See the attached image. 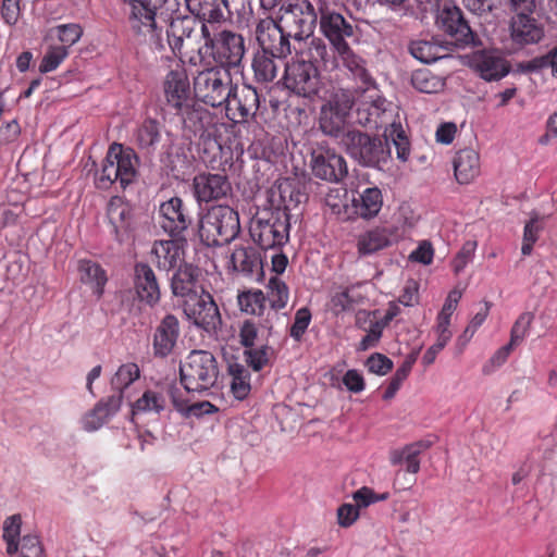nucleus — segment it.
<instances>
[{"label":"nucleus","instance_id":"nucleus-1","mask_svg":"<svg viewBox=\"0 0 557 557\" xmlns=\"http://www.w3.org/2000/svg\"><path fill=\"white\" fill-rule=\"evenodd\" d=\"M317 23L320 34L331 46L334 67H343L354 79L370 82L367 62L355 53L348 40L355 37L356 27L338 10L334 0H317Z\"/></svg>","mask_w":557,"mask_h":557},{"label":"nucleus","instance_id":"nucleus-2","mask_svg":"<svg viewBox=\"0 0 557 557\" xmlns=\"http://www.w3.org/2000/svg\"><path fill=\"white\" fill-rule=\"evenodd\" d=\"M296 58L285 66L284 85L298 97L312 99L322 88L319 64H332L330 49L324 39L312 36L304 48L294 46Z\"/></svg>","mask_w":557,"mask_h":557},{"label":"nucleus","instance_id":"nucleus-3","mask_svg":"<svg viewBox=\"0 0 557 557\" xmlns=\"http://www.w3.org/2000/svg\"><path fill=\"white\" fill-rule=\"evenodd\" d=\"M201 36L205 44L200 47L212 58L215 65H221L230 71H238L243 67V60L246 54V41L242 34L231 29L218 30V27L210 28L202 23Z\"/></svg>","mask_w":557,"mask_h":557},{"label":"nucleus","instance_id":"nucleus-4","mask_svg":"<svg viewBox=\"0 0 557 557\" xmlns=\"http://www.w3.org/2000/svg\"><path fill=\"white\" fill-rule=\"evenodd\" d=\"M138 157L132 148L113 143L109 146L101 168L96 172L95 185L98 189L108 190L119 183L125 189L134 182L137 174Z\"/></svg>","mask_w":557,"mask_h":557},{"label":"nucleus","instance_id":"nucleus-5","mask_svg":"<svg viewBox=\"0 0 557 557\" xmlns=\"http://www.w3.org/2000/svg\"><path fill=\"white\" fill-rule=\"evenodd\" d=\"M288 205L258 211L250 222L252 240L264 250L283 247L289 239Z\"/></svg>","mask_w":557,"mask_h":557},{"label":"nucleus","instance_id":"nucleus-6","mask_svg":"<svg viewBox=\"0 0 557 557\" xmlns=\"http://www.w3.org/2000/svg\"><path fill=\"white\" fill-rule=\"evenodd\" d=\"M240 232L239 215L230 206H211L199 220L200 240L208 247L230 244Z\"/></svg>","mask_w":557,"mask_h":557},{"label":"nucleus","instance_id":"nucleus-7","mask_svg":"<svg viewBox=\"0 0 557 557\" xmlns=\"http://www.w3.org/2000/svg\"><path fill=\"white\" fill-rule=\"evenodd\" d=\"M357 83H360V87L362 89L361 94L358 97H355L356 108V122L369 129L380 131L383 129L386 132L387 126H395L394 122V113L392 109V103L387 102L384 97H382L380 90L376 88L372 76L370 75V82H361L360 79H355Z\"/></svg>","mask_w":557,"mask_h":557},{"label":"nucleus","instance_id":"nucleus-8","mask_svg":"<svg viewBox=\"0 0 557 557\" xmlns=\"http://www.w3.org/2000/svg\"><path fill=\"white\" fill-rule=\"evenodd\" d=\"M163 91L169 106L176 110L185 124L201 120L203 113L191 97L190 83L187 72L182 64L176 63L165 76Z\"/></svg>","mask_w":557,"mask_h":557},{"label":"nucleus","instance_id":"nucleus-9","mask_svg":"<svg viewBox=\"0 0 557 557\" xmlns=\"http://www.w3.org/2000/svg\"><path fill=\"white\" fill-rule=\"evenodd\" d=\"M219 366L214 355L207 350H193L180 367V380L188 393H203L218 381Z\"/></svg>","mask_w":557,"mask_h":557},{"label":"nucleus","instance_id":"nucleus-10","mask_svg":"<svg viewBox=\"0 0 557 557\" xmlns=\"http://www.w3.org/2000/svg\"><path fill=\"white\" fill-rule=\"evenodd\" d=\"M234 85L232 71L214 64L195 75L194 94L199 101L216 108L230 99Z\"/></svg>","mask_w":557,"mask_h":557},{"label":"nucleus","instance_id":"nucleus-11","mask_svg":"<svg viewBox=\"0 0 557 557\" xmlns=\"http://www.w3.org/2000/svg\"><path fill=\"white\" fill-rule=\"evenodd\" d=\"M347 153L360 164L382 169L391 159L387 138L371 137L359 131H348L342 136Z\"/></svg>","mask_w":557,"mask_h":557},{"label":"nucleus","instance_id":"nucleus-12","mask_svg":"<svg viewBox=\"0 0 557 557\" xmlns=\"http://www.w3.org/2000/svg\"><path fill=\"white\" fill-rule=\"evenodd\" d=\"M317 4L308 0H289L278 10L277 20L280 26L295 41L301 42L309 38L317 25Z\"/></svg>","mask_w":557,"mask_h":557},{"label":"nucleus","instance_id":"nucleus-13","mask_svg":"<svg viewBox=\"0 0 557 557\" xmlns=\"http://www.w3.org/2000/svg\"><path fill=\"white\" fill-rule=\"evenodd\" d=\"M436 25L457 47L481 45L478 34L471 28L463 12L454 3L445 2L438 9Z\"/></svg>","mask_w":557,"mask_h":557},{"label":"nucleus","instance_id":"nucleus-14","mask_svg":"<svg viewBox=\"0 0 557 557\" xmlns=\"http://www.w3.org/2000/svg\"><path fill=\"white\" fill-rule=\"evenodd\" d=\"M355 106V92L349 89L335 91L330 100L321 107L319 125L320 129L329 136L344 135V128L348 114Z\"/></svg>","mask_w":557,"mask_h":557},{"label":"nucleus","instance_id":"nucleus-15","mask_svg":"<svg viewBox=\"0 0 557 557\" xmlns=\"http://www.w3.org/2000/svg\"><path fill=\"white\" fill-rule=\"evenodd\" d=\"M184 313L197 327L209 334L215 333L222 325V318L213 296L206 292L194 294L184 301Z\"/></svg>","mask_w":557,"mask_h":557},{"label":"nucleus","instance_id":"nucleus-16","mask_svg":"<svg viewBox=\"0 0 557 557\" xmlns=\"http://www.w3.org/2000/svg\"><path fill=\"white\" fill-rule=\"evenodd\" d=\"M256 39L260 47V52L268 53L277 59L287 58L294 47H292V37L280 26L272 17H265L258 22L256 26Z\"/></svg>","mask_w":557,"mask_h":557},{"label":"nucleus","instance_id":"nucleus-17","mask_svg":"<svg viewBox=\"0 0 557 557\" xmlns=\"http://www.w3.org/2000/svg\"><path fill=\"white\" fill-rule=\"evenodd\" d=\"M129 7L128 24L136 36L149 37L157 49H163L162 28L158 26L157 11L141 0H126Z\"/></svg>","mask_w":557,"mask_h":557},{"label":"nucleus","instance_id":"nucleus-18","mask_svg":"<svg viewBox=\"0 0 557 557\" xmlns=\"http://www.w3.org/2000/svg\"><path fill=\"white\" fill-rule=\"evenodd\" d=\"M159 219L161 228L174 239H185L193 223L188 208L180 197H172L160 205Z\"/></svg>","mask_w":557,"mask_h":557},{"label":"nucleus","instance_id":"nucleus-19","mask_svg":"<svg viewBox=\"0 0 557 557\" xmlns=\"http://www.w3.org/2000/svg\"><path fill=\"white\" fill-rule=\"evenodd\" d=\"M226 116L234 123H247L253 120L259 107L260 96L255 87L244 84L240 88L234 85L232 96L224 103Z\"/></svg>","mask_w":557,"mask_h":557},{"label":"nucleus","instance_id":"nucleus-20","mask_svg":"<svg viewBox=\"0 0 557 557\" xmlns=\"http://www.w3.org/2000/svg\"><path fill=\"white\" fill-rule=\"evenodd\" d=\"M191 188L199 205L223 200L232 195L230 178L222 173L200 172L194 176Z\"/></svg>","mask_w":557,"mask_h":557},{"label":"nucleus","instance_id":"nucleus-21","mask_svg":"<svg viewBox=\"0 0 557 557\" xmlns=\"http://www.w3.org/2000/svg\"><path fill=\"white\" fill-rule=\"evenodd\" d=\"M312 174L323 181L338 183L348 174L346 160L334 149L318 147L311 153Z\"/></svg>","mask_w":557,"mask_h":557},{"label":"nucleus","instance_id":"nucleus-22","mask_svg":"<svg viewBox=\"0 0 557 557\" xmlns=\"http://www.w3.org/2000/svg\"><path fill=\"white\" fill-rule=\"evenodd\" d=\"M107 218L117 242H127L133 237L136 226L134 208L123 197H111L107 206Z\"/></svg>","mask_w":557,"mask_h":557},{"label":"nucleus","instance_id":"nucleus-23","mask_svg":"<svg viewBox=\"0 0 557 557\" xmlns=\"http://www.w3.org/2000/svg\"><path fill=\"white\" fill-rule=\"evenodd\" d=\"M197 152L201 161L211 169L225 171L233 163V152L228 146H223L218 137L208 131L201 133L197 143Z\"/></svg>","mask_w":557,"mask_h":557},{"label":"nucleus","instance_id":"nucleus-24","mask_svg":"<svg viewBox=\"0 0 557 557\" xmlns=\"http://www.w3.org/2000/svg\"><path fill=\"white\" fill-rule=\"evenodd\" d=\"M400 237L399 228L395 225L371 227L358 236V253L360 256L373 255L398 243Z\"/></svg>","mask_w":557,"mask_h":557},{"label":"nucleus","instance_id":"nucleus-25","mask_svg":"<svg viewBox=\"0 0 557 557\" xmlns=\"http://www.w3.org/2000/svg\"><path fill=\"white\" fill-rule=\"evenodd\" d=\"M509 30L512 42L519 47L539 44L545 36L543 23L527 13L515 14Z\"/></svg>","mask_w":557,"mask_h":557},{"label":"nucleus","instance_id":"nucleus-26","mask_svg":"<svg viewBox=\"0 0 557 557\" xmlns=\"http://www.w3.org/2000/svg\"><path fill=\"white\" fill-rule=\"evenodd\" d=\"M181 334L178 319L172 314H165L156 326L152 338L153 356L156 358H166L175 349Z\"/></svg>","mask_w":557,"mask_h":557},{"label":"nucleus","instance_id":"nucleus-27","mask_svg":"<svg viewBox=\"0 0 557 557\" xmlns=\"http://www.w3.org/2000/svg\"><path fill=\"white\" fill-rule=\"evenodd\" d=\"M173 396H180V389L173 384L157 385L149 388L134 403L135 413H158L166 409L168 398L173 403Z\"/></svg>","mask_w":557,"mask_h":557},{"label":"nucleus","instance_id":"nucleus-28","mask_svg":"<svg viewBox=\"0 0 557 557\" xmlns=\"http://www.w3.org/2000/svg\"><path fill=\"white\" fill-rule=\"evenodd\" d=\"M472 64L480 76L487 81H499L509 73L510 65L506 59L494 50L476 52L472 58Z\"/></svg>","mask_w":557,"mask_h":557},{"label":"nucleus","instance_id":"nucleus-29","mask_svg":"<svg viewBox=\"0 0 557 557\" xmlns=\"http://www.w3.org/2000/svg\"><path fill=\"white\" fill-rule=\"evenodd\" d=\"M134 287L138 298L147 305L154 306L160 300V286L149 264L135 265Z\"/></svg>","mask_w":557,"mask_h":557},{"label":"nucleus","instance_id":"nucleus-30","mask_svg":"<svg viewBox=\"0 0 557 557\" xmlns=\"http://www.w3.org/2000/svg\"><path fill=\"white\" fill-rule=\"evenodd\" d=\"M233 269L247 277L260 280L263 273L262 259L252 246L235 247L231 255Z\"/></svg>","mask_w":557,"mask_h":557},{"label":"nucleus","instance_id":"nucleus-31","mask_svg":"<svg viewBox=\"0 0 557 557\" xmlns=\"http://www.w3.org/2000/svg\"><path fill=\"white\" fill-rule=\"evenodd\" d=\"M454 174L459 184H469L481 171L480 156L472 148L456 152L453 159Z\"/></svg>","mask_w":557,"mask_h":557},{"label":"nucleus","instance_id":"nucleus-32","mask_svg":"<svg viewBox=\"0 0 557 557\" xmlns=\"http://www.w3.org/2000/svg\"><path fill=\"white\" fill-rule=\"evenodd\" d=\"M383 206V195L379 187H367L351 200L352 213L363 220L375 218Z\"/></svg>","mask_w":557,"mask_h":557},{"label":"nucleus","instance_id":"nucleus-33","mask_svg":"<svg viewBox=\"0 0 557 557\" xmlns=\"http://www.w3.org/2000/svg\"><path fill=\"white\" fill-rule=\"evenodd\" d=\"M77 271L79 281L89 286L97 299H100L108 282L106 270L96 261L82 259L78 261Z\"/></svg>","mask_w":557,"mask_h":557},{"label":"nucleus","instance_id":"nucleus-34","mask_svg":"<svg viewBox=\"0 0 557 557\" xmlns=\"http://www.w3.org/2000/svg\"><path fill=\"white\" fill-rule=\"evenodd\" d=\"M223 4L224 0H186L189 12L199 18L200 26L205 23L211 29L224 20Z\"/></svg>","mask_w":557,"mask_h":557},{"label":"nucleus","instance_id":"nucleus-35","mask_svg":"<svg viewBox=\"0 0 557 557\" xmlns=\"http://www.w3.org/2000/svg\"><path fill=\"white\" fill-rule=\"evenodd\" d=\"M177 239L158 240L153 244L151 253L158 269L170 271L182 260V250L176 243Z\"/></svg>","mask_w":557,"mask_h":557},{"label":"nucleus","instance_id":"nucleus-36","mask_svg":"<svg viewBox=\"0 0 557 557\" xmlns=\"http://www.w3.org/2000/svg\"><path fill=\"white\" fill-rule=\"evenodd\" d=\"M197 281V269L184 263L178 267L171 280V288L175 296L189 298L196 294L194 288Z\"/></svg>","mask_w":557,"mask_h":557},{"label":"nucleus","instance_id":"nucleus-37","mask_svg":"<svg viewBox=\"0 0 557 557\" xmlns=\"http://www.w3.org/2000/svg\"><path fill=\"white\" fill-rule=\"evenodd\" d=\"M409 51L414 59L422 63H432L446 55V48L433 38L431 40H412Z\"/></svg>","mask_w":557,"mask_h":557},{"label":"nucleus","instance_id":"nucleus-38","mask_svg":"<svg viewBox=\"0 0 557 557\" xmlns=\"http://www.w3.org/2000/svg\"><path fill=\"white\" fill-rule=\"evenodd\" d=\"M135 143L139 149L147 152L154 151L161 140L159 122L154 119H146L134 133Z\"/></svg>","mask_w":557,"mask_h":557},{"label":"nucleus","instance_id":"nucleus-39","mask_svg":"<svg viewBox=\"0 0 557 557\" xmlns=\"http://www.w3.org/2000/svg\"><path fill=\"white\" fill-rule=\"evenodd\" d=\"M237 301L240 311L246 314L262 317L267 310L268 299L261 289L243 290L238 293Z\"/></svg>","mask_w":557,"mask_h":557},{"label":"nucleus","instance_id":"nucleus-40","mask_svg":"<svg viewBox=\"0 0 557 557\" xmlns=\"http://www.w3.org/2000/svg\"><path fill=\"white\" fill-rule=\"evenodd\" d=\"M428 446L423 443H416L405 446L403 449L394 450L391 454V463L393 466L406 463V471L416 474L420 470L419 455Z\"/></svg>","mask_w":557,"mask_h":557},{"label":"nucleus","instance_id":"nucleus-41","mask_svg":"<svg viewBox=\"0 0 557 557\" xmlns=\"http://www.w3.org/2000/svg\"><path fill=\"white\" fill-rule=\"evenodd\" d=\"M272 57L264 52H256L252 59L251 67L253 77L258 83L267 84L273 82L277 76V65Z\"/></svg>","mask_w":557,"mask_h":557},{"label":"nucleus","instance_id":"nucleus-42","mask_svg":"<svg viewBox=\"0 0 557 557\" xmlns=\"http://www.w3.org/2000/svg\"><path fill=\"white\" fill-rule=\"evenodd\" d=\"M228 374L232 377L231 392L233 396L238 400L245 399L251 389L249 371L240 363H231Z\"/></svg>","mask_w":557,"mask_h":557},{"label":"nucleus","instance_id":"nucleus-43","mask_svg":"<svg viewBox=\"0 0 557 557\" xmlns=\"http://www.w3.org/2000/svg\"><path fill=\"white\" fill-rule=\"evenodd\" d=\"M140 376L139 367L135 362L121 364L111 379V386L115 392L123 393Z\"/></svg>","mask_w":557,"mask_h":557},{"label":"nucleus","instance_id":"nucleus-44","mask_svg":"<svg viewBox=\"0 0 557 557\" xmlns=\"http://www.w3.org/2000/svg\"><path fill=\"white\" fill-rule=\"evenodd\" d=\"M267 299L272 310L280 311L284 309L289 299V289L285 282L277 276L271 277L268 283Z\"/></svg>","mask_w":557,"mask_h":557},{"label":"nucleus","instance_id":"nucleus-45","mask_svg":"<svg viewBox=\"0 0 557 557\" xmlns=\"http://www.w3.org/2000/svg\"><path fill=\"white\" fill-rule=\"evenodd\" d=\"M174 408L185 414L186 417H202L205 414H212L219 411L218 407L210 401L203 400L195 404L188 401L181 396H173Z\"/></svg>","mask_w":557,"mask_h":557},{"label":"nucleus","instance_id":"nucleus-46","mask_svg":"<svg viewBox=\"0 0 557 557\" xmlns=\"http://www.w3.org/2000/svg\"><path fill=\"white\" fill-rule=\"evenodd\" d=\"M412 86L425 94H433L442 89L444 83L441 78L432 74L429 70H419L412 74Z\"/></svg>","mask_w":557,"mask_h":557},{"label":"nucleus","instance_id":"nucleus-47","mask_svg":"<svg viewBox=\"0 0 557 557\" xmlns=\"http://www.w3.org/2000/svg\"><path fill=\"white\" fill-rule=\"evenodd\" d=\"M273 355L274 350L268 345H262L258 348L250 347L244 350L245 361L253 371H261L267 367Z\"/></svg>","mask_w":557,"mask_h":557},{"label":"nucleus","instance_id":"nucleus-48","mask_svg":"<svg viewBox=\"0 0 557 557\" xmlns=\"http://www.w3.org/2000/svg\"><path fill=\"white\" fill-rule=\"evenodd\" d=\"M21 523L20 515H13L4 521L2 537L7 543V553L9 555H14L18 550L17 537L21 533Z\"/></svg>","mask_w":557,"mask_h":557},{"label":"nucleus","instance_id":"nucleus-49","mask_svg":"<svg viewBox=\"0 0 557 557\" xmlns=\"http://www.w3.org/2000/svg\"><path fill=\"white\" fill-rule=\"evenodd\" d=\"M69 54L65 47L49 46L40 61L39 72L46 74L57 70Z\"/></svg>","mask_w":557,"mask_h":557},{"label":"nucleus","instance_id":"nucleus-50","mask_svg":"<svg viewBox=\"0 0 557 557\" xmlns=\"http://www.w3.org/2000/svg\"><path fill=\"white\" fill-rule=\"evenodd\" d=\"M414 361H416L414 357H409L396 370V372L392 376L386 389L384 391L383 399L388 400V399H392L396 395V393L400 388L401 384L407 380L408 375L410 374Z\"/></svg>","mask_w":557,"mask_h":557},{"label":"nucleus","instance_id":"nucleus-51","mask_svg":"<svg viewBox=\"0 0 557 557\" xmlns=\"http://www.w3.org/2000/svg\"><path fill=\"white\" fill-rule=\"evenodd\" d=\"M53 30L61 42L59 47H65V50L78 42L84 34L83 27L77 23L60 24Z\"/></svg>","mask_w":557,"mask_h":557},{"label":"nucleus","instance_id":"nucleus-52","mask_svg":"<svg viewBox=\"0 0 557 557\" xmlns=\"http://www.w3.org/2000/svg\"><path fill=\"white\" fill-rule=\"evenodd\" d=\"M543 230V224L541 223V219L537 213H533L531 219L525 223L523 230V243L521 247V252L523 256L531 255L533 250V245L539 239V235Z\"/></svg>","mask_w":557,"mask_h":557},{"label":"nucleus","instance_id":"nucleus-53","mask_svg":"<svg viewBox=\"0 0 557 557\" xmlns=\"http://www.w3.org/2000/svg\"><path fill=\"white\" fill-rule=\"evenodd\" d=\"M312 319L311 311L307 307L298 309L295 313L294 323L289 329V335L299 342L305 335Z\"/></svg>","mask_w":557,"mask_h":557},{"label":"nucleus","instance_id":"nucleus-54","mask_svg":"<svg viewBox=\"0 0 557 557\" xmlns=\"http://www.w3.org/2000/svg\"><path fill=\"white\" fill-rule=\"evenodd\" d=\"M533 318L534 317L531 312H523L518 317L510 332L509 343L511 345L517 346L524 339L529 332Z\"/></svg>","mask_w":557,"mask_h":557},{"label":"nucleus","instance_id":"nucleus-55","mask_svg":"<svg viewBox=\"0 0 557 557\" xmlns=\"http://www.w3.org/2000/svg\"><path fill=\"white\" fill-rule=\"evenodd\" d=\"M476 249V242H466L451 261V267L456 275L465 270L467 264L472 261Z\"/></svg>","mask_w":557,"mask_h":557},{"label":"nucleus","instance_id":"nucleus-56","mask_svg":"<svg viewBox=\"0 0 557 557\" xmlns=\"http://www.w3.org/2000/svg\"><path fill=\"white\" fill-rule=\"evenodd\" d=\"M369 372L385 375L393 369V361L380 352L372 354L366 361Z\"/></svg>","mask_w":557,"mask_h":557},{"label":"nucleus","instance_id":"nucleus-57","mask_svg":"<svg viewBox=\"0 0 557 557\" xmlns=\"http://www.w3.org/2000/svg\"><path fill=\"white\" fill-rule=\"evenodd\" d=\"M22 557H45L44 547L37 535H24L21 541Z\"/></svg>","mask_w":557,"mask_h":557},{"label":"nucleus","instance_id":"nucleus-58","mask_svg":"<svg viewBox=\"0 0 557 557\" xmlns=\"http://www.w3.org/2000/svg\"><path fill=\"white\" fill-rule=\"evenodd\" d=\"M470 12L483 16L493 13L500 5V0H462Z\"/></svg>","mask_w":557,"mask_h":557},{"label":"nucleus","instance_id":"nucleus-59","mask_svg":"<svg viewBox=\"0 0 557 557\" xmlns=\"http://www.w3.org/2000/svg\"><path fill=\"white\" fill-rule=\"evenodd\" d=\"M355 300L349 294V289L336 292L331 298V309L335 314L351 310Z\"/></svg>","mask_w":557,"mask_h":557},{"label":"nucleus","instance_id":"nucleus-60","mask_svg":"<svg viewBox=\"0 0 557 557\" xmlns=\"http://www.w3.org/2000/svg\"><path fill=\"white\" fill-rule=\"evenodd\" d=\"M198 24L199 23L196 21V18L190 17L174 20L170 24V34L172 36L178 34L183 39L190 38L195 30V26Z\"/></svg>","mask_w":557,"mask_h":557},{"label":"nucleus","instance_id":"nucleus-61","mask_svg":"<svg viewBox=\"0 0 557 557\" xmlns=\"http://www.w3.org/2000/svg\"><path fill=\"white\" fill-rule=\"evenodd\" d=\"M513 347H515L513 345L508 343L507 345L497 349L495 351V354L491 357V359L483 366V369H482L483 373L490 374L496 368H499L500 366H503L507 361Z\"/></svg>","mask_w":557,"mask_h":557},{"label":"nucleus","instance_id":"nucleus-62","mask_svg":"<svg viewBox=\"0 0 557 557\" xmlns=\"http://www.w3.org/2000/svg\"><path fill=\"white\" fill-rule=\"evenodd\" d=\"M391 136L393 137V144L396 147L397 158L401 161H407L410 153V145L405 132L400 126L398 129L394 126L391 132Z\"/></svg>","mask_w":557,"mask_h":557},{"label":"nucleus","instance_id":"nucleus-63","mask_svg":"<svg viewBox=\"0 0 557 557\" xmlns=\"http://www.w3.org/2000/svg\"><path fill=\"white\" fill-rule=\"evenodd\" d=\"M359 509L351 504L345 503L337 509V522L342 528L351 527L359 518Z\"/></svg>","mask_w":557,"mask_h":557},{"label":"nucleus","instance_id":"nucleus-64","mask_svg":"<svg viewBox=\"0 0 557 557\" xmlns=\"http://www.w3.org/2000/svg\"><path fill=\"white\" fill-rule=\"evenodd\" d=\"M434 258V249L430 242L423 240L418 247L411 251L409 255V259L414 262L422 263L424 265H429L433 262Z\"/></svg>","mask_w":557,"mask_h":557}]
</instances>
